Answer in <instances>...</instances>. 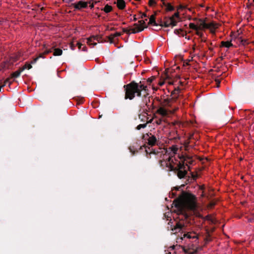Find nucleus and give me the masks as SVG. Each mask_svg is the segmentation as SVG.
I'll use <instances>...</instances> for the list:
<instances>
[{"label": "nucleus", "mask_w": 254, "mask_h": 254, "mask_svg": "<svg viewBox=\"0 0 254 254\" xmlns=\"http://www.w3.org/2000/svg\"><path fill=\"white\" fill-rule=\"evenodd\" d=\"M178 150V148L176 145H173L167 150L164 149L162 152H164L165 154L163 155V159L160 160V164L162 166L165 165L171 171H177L178 176L181 179L187 174L189 167L185 165L186 158L184 156L178 155L177 159L176 156Z\"/></svg>", "instance_id": "1"}, {"label": "nucleus", "mask_w": 254, "mask_h": 254, "mask_svg": "<svg viewBox=\"0 0 254 254\" xmlns=\"http://www.w3.org/2000/svg\"><path fill=\"white\" fill-rule=\"evenodd\" d=\"M175 206L178 209L179 213L182 214L185 209L194 210L196 208L195 197L189 193L183 192L180 197L174 202Z\"/></svg>", "instance_id": "2"}, {"label": "nucleus", "mask_w": 254, "mask_h": 254, "mask_svg": "<svg viewBox=\"0 0 254 254\" xmlns=\"http://www.w3.org/2000/svg\"><path fill=\"white\" fill-rule=\"evenodd\" d=\"M126 90L125 99H132L135 96H139L140 95L141 91L146 90L147 86L144 84L136 83L132 82L130 83L124 85Z\"/></svg>", "instance_id": "3"}, {"label": "nucleus", "mask_w": 254, "mask_h": 254, "mask_svg": "<svg viewBox=\"0 0 254 254\" xmlns=\"http://www.w3.org/2000/svg\"><path fill=\"white\" fill-rule=\"evenodd\" d=\"M178 109V107L172 108V105L168 100H165L157 110L156 113L162 117H167L174 113Z\"/></svg>", "instance_id": "4"}, {"label": "nucleus", "mask_w": 254, "mask_h": 254, "mask_svg": "<svg viewBox=\"0 0 254 254\" xmlns=\"http://www.w3.org/2000/svg\"><path fill=\"white\" fill-rule=\"evenodd\" d=\"M197 30H202L204 29H208L212 33H214L216 29L218 28L219 24L213 21L209 23H206L203 20L199 19L196 22Z\"/></svg>", "instance_id": "5"}, {"label": "nucleus", "mask_w": 254, "mask_h": 254, "mask_svg": "<svg viewBox=\"0 0 254 254\" xmlns=\"http://www.w3.org/2000/svg\"><path fill=\"white\" fill-rule=\"evenodd\" d=\"M179 20V14L178 12H176L172 16L165 18L164 21L162 22L161 25L165 27H173L176 25Z\"/></svg>", "instance_id": "6"}, {"label": "nucleus", "mask_w": 254, "mask_h": 254, "mask_svg": "<svg viewBox=\"0 0 254 254\" xmlns=\"http://www.w3.org/2000/svg\"><path fill=\"white\" fill-rule=\"evenodd\" d=\"M88 2L80 0L77 2H75L72 4V6L73 8L77 10H80L82 8H84L87 7Z\"/></svg>", "instance_id": "7"}, {"label": "nucleus", "mask_w": 254, "mask_h": 254, "mask_svg": "<svg viewBox=\"0 0 254 254\" xmlns=\"http://www.w3.org/2000/svg\"><path fill=\"white\" fill-rule=\"evenodd\" d=\"M189 27L190 28L195 30L196 34L199 37H202L203 36V33L197 30L196 23L195 24L193 23H190L189 24Z\"/></svg>", "instance_id": "8"}, {"label": "nucleus", "mask_w": 254, "mask_h": 254, "mask_svg": "<svg viewBox=\"0 0 254 254\" xmlns=\"http://www.w3.org/2000/svg\"><path fill=\"white\" fill-rule=\"evenodd\" d=\"M184 238H187L188 239H197L198 235L194 232H189L187 234L184 235Z\"/></svg>", "instance_id": "9"}, {"label": "nucleus", "mask_w": 254, "mask_h": 254, "mask_svg": "<svg viewBox=\"0 0 254 254\" xmlns=\"http://www.w3.org/2000/svg\"><path fill=\"white\" fill-rule=\"evenodd\" d=\"M116 3L119 9H123L126 6L125 1L124 0H117Z\"/></svg>", "instance_id": "10"}, {"label": "nucleus", "mask_w": 254, "mask_h": 254, "mask_svg": "<svg viewBox=\"0 0 254 254\" xmlns=\"http://www.w3.org/2000/svg\"><path fill=\"white\" fill-rule=\"evenodd\" d=\"M156 141V138L153 135L149 136L148 139V143L150 145H154L155 144Z\"/></svg>", "instance_id": "11"}, {"label": "nucleus", "mask_w": 254, "mask_h": 254, "mask_svg": "<svg viewBox=\"0 0 254 254\" xmlns=\"http://www.w3.org/2000/svg\"><path fill=\"white\" fill-rule=\"evenodd\" d=\"M221 46L229 48L233 46V44L231 43V41H222Z\"/></svg>", "instance_id": "12"}, {"label": "nucleus", "mask_w": 254, "mask_h": 254, "mask_svg": "<svg viewBox=\"0 0 254 254\" xmlns=\"http://www.w3.org/2000/svg\"><path fill=\"white\" fill-rule=\"evenodd\" d=\"M96 39L94 36L90 37L87 39V43L90 45H95L96 43L94 42V41Z\"/></svg>", "instance_id": "13"}, {"label": "nucleus", "mask_w": 254, "mask_h": 254, "mask_svg": "<svg viewBox=\"0 0 254 254\" xmlns=\"http://www.w3.org/2000/svg\"><path fill=\"white\" fill-rule=\"evenodd\" d=\"M198 248L196 247H193L192 248H189L187 250H185V252L188 254H194L197 251Z\"/></svg>", "instance_id": "14"}, {"label": "nucleus", "mask_w": 254, "mask_h": 254, "mask_svg": "<svg viewBox=\"0 0 254 254\" xmlns=\"http://www.w3.org/2000/svg\"><path fill=\"white\" fill-rule=\"evenodd\" d=\"M148 24L152 25H154V26L156 25V23L155 20V15H151V16L150 17V18L149 19Z\"/></svg>", "instance_id": "15"}, {"label": "nucleus", "mask_w": 254, "mask_h": 254, "mask_svg": "<svg viewBox=\"0 0 254 254\" xmlns=\"http://www.w3.org/2000/svg\"><path fill=\"white\" fill-rule=\"evenodd\" d=\"M63 51L60 49H55L54 51V55L55 56H58L62 55Z\"/></svg>", "instance_id": "16"}, {"label": "nucleus", "mask_w": 254, "mask_h": 254, "mask_svg": "<svg viewBox=\"0 0 254 254\" xmlns=\"http://www.w3.org/2000/svg\"><path fill=\"white\" fill-rule=\"evenodd\" d=\"M112 10V7L110 5H109L108 4L106 5L105 6V7H104L103 8V10L106 12V13H109L110 12V11H111V10Z\"/></svg>", "instance_id": "17"}, {"label": "nucleus", "mask_w": 254, "mask_h": 254, "mask_svg": "<svg viewBox=\"0 0 254 254\" xmlns=\"http://www.w3.org/2000/svg\"><path fill=\"white\" fill-rule=\"evenodd\" d=\"M32 68V65L30 64L26 63L25 65L22 68L21 71H23L25 69H30Z\"/></svg>", "instance_id": "18"}, {"label": "nucleus", "mask_w": 254, "mask_h": 254, "mask_svg": "<svg viewBox=\"0 0 254 254\" xmlns=\"http://www.w3.org/2000/svg\"><path fill=\"white\" fill-rule=\"evenodd\" d=\"M77 46H78V49L79 50H82L83 51H86V47L85 46H84L82 44H81L79 42H78L76 44Z\"/></svg>", "instance_id": "19"}, {"label": "nucleus", "mask_w": 254, "mask_h": 254, "mask_svg": "<svg viewBox=\"0 0 254 254\" xmlns=\"http://www.w3.org/2000/svg\"><path fill=\"white\" fill-rule=\"evenodd\" d=\"M21 71H22L21 69L20 70H17V71L14 72L12 73V77H13L14 78H16V77H18L20 75Z\"/></svg>", "instance_id": "20"}, {"label": "nucleus", "mask_w": 254, "mask_h": 254, "mask_svg": "<svg viewBox=\"0 0 254 254\" xmlns=\"http://www.w3.org/2000/svg\"><path fill=\"white\" fill-rule=\"evenodd\" d=\"M184 226V223H182L181 222L178 223L176 224V226L175 229H181Z\"/></svg>", "instance_id": "21"}, {"label": "nucleus", "mask_w": 254, "mask_h": 254, "mask_svg": "<svg viewBox=\"0 0 254 254\" xmlns=\"http://www.w3.org/2000/svg\"><path fill=\"white\" fill-rule=\"evenodd\" d=\"M139 22L141 23V24H143L142 27L141 28H140L138 30L139 31H141L143 29L144 27L146 26V24H145V21L143 20L139 21Z\"/></svg>", "instance_id": "22"}, {"label": "nucleus", "mask_w": 254, "mask_h": 254, "mask_svg": "<svg viewBox=\"0 0 254 254\" xmlns=\"http://www.w3.org/2000/svg\"><path fill=\"white\" fill-rule=\"evenodd\" d=\"M146 126V124H140L138 126H137V127H136V128L138 129V130H139L141 128H144Z\"/></svg>", "instance_id": "23"}, {"label": "nucleus", "mask_w": 254, "mask_h": 254, "mask_svg": "<svg viewBox=\"0 0 254 254\" xmlns=\"http://www.w3.org/2000/svg\"><path fill=\"white\" fill-rule=\"evenodd\" d=\"M156 0H149V4L150 6H153L156 4Z\"/></svg>", "instance_id": "24"}, {"label": "nucleus", "mask_w": 254, "mask_h": 254, "mask_svg": "<svg viewBox=\"0 0 254 254\" xmlns=\"http://www.w3.org/2000/svg\"><path fill=\"white\" fill-rule=\"evenodd\" d=\"M167 9L169 11H172L174 10V7L170 4H168L167 6Z\"/></svg>", "instance_id": "25"}, {"label": "nucleus", "mask_w": 254, "mask_h": 254, "mask_svg": "<svg viewBox=\"0 0 254 254\" xmlns=\"http://www.w3.org/2000/svg\"><path fill=\"white\" fill-rule=\"evenodd\" d=\"M39 58H43V56L42 55V54H41L38 57L34 59L33 60V61L32 62V64H34L36 62V61H37V60Z\"/></svg>", "instance_id": "26"}, {"label": "nucleus", "mask_w": 254, "mask_h": 254, "mask_svg": "<svg viewBox=\"0 0 254 254\" xmlns=\"http://www.w3.org/2000/svg\"><path fill=\"white\" fill-rule=\"evenodd\" d=\"M52 52V50L51 49H50V50H45L44 52H43V54H48Z\"/></svg>", "instance_id": "27"}, {"label": "nucleus", "mask_w": 254, "mask_h": 254, "mask_svg": "<svg viewBox=\"0 0 254 254\" xmlns=\"http://www.w3.org/2000/svg\"><path fill=\"white\" fill-rule=\"evenodd\" d=\"M153 79L152 78H148L147 80V82L149 83H151Z\"/></svg>", "instance_id": "28"}, {"label": "nucleus", "mask_w": 254, "mask_h": 254, "mask_svg": "<svg viewBox=\"0 0 254 254\" xmlns=\"http://www.w3.org/2000/svg\"><path fill=\"white\" fill-rule=\"evenodd\" d=\"M121 34L120 33H116V34H115V36H119Z\"/></svg>", "instance_id": "29"}, {"label": "nucleus", "mask_w": 254, "mask_h": 254, "mask_svg": "<svg viewBox=\"0 0 254 254\" xmlns=\"http://www.w3.org/2000/svg\"><path fill=\"white\" fill-rule=\"evenodd\" d=\"M201 226H200V225H198V226H197V229H201Z\"/></svg>", "instance_id": "30"}, {"label": "nucleus", "mask_w": 254, "mask_h": 254, "mask_svg": "<svg viewBox=\"0 0 254 254\" xmlns=\"http://www.w3.org/2000/svg\"><path fill=\"white\" fill-rule=\"evenodd\" d=\"M144 103L146 105H147V101L146 99H145V101H144Z\"/></svg>", "instance_id": "31"}, {"label": "nucleus", "mask_w": 254, "mask_h": 254, "mask_svg": "<svg viewBox=\"0 0 254 254\" xmlns=\"http://www.w3.org/2000/svg\"><path fill=\"white\" fill-rule=\"evenodd\" d=\"M142 16H144V17H145L146 16V14H143V15ZM142 17H143V16H142Z\"/></svg>", "instance_id": "32"}, {"label": "nucleus", "mask_w": 254, "mask_h": 254, "mask_svg": "<svg viewBox=\"0 0 254 254\" xmlns=\"http://www.w3.org/2000/svg\"><path fill=\"white\" fill-rule=\"evenodd\" d=\"M90 7H91V8H92L93 7V4H91V5H90Z\"/></svg>", "instance_id": "33"}, {"label": "nucleus", "mask_w": 254, "mask_h": 254, "mask_svg": "<svg viewBox=\"0 0 254 254\" xmlns=\"http://www.w3.org/2000/svg\"><path fill=\"white\" fill-rule=\"evenodd\" d=\"M163 84V82H162V83H160V85L161 86V85H162Z\"/></svg>", "instance_id": "34"}, {"label": "nucleus", "mask_w": 254, "mask_h": 254, "mask_svg": "<svg viewBox=\"0 0 254 254\" xmlns=\"http://www.w3.org/2000/svg\"><path fill=\"white\" fill-rule=\"evenodd\" d=\"M208 218H209V216H207L206 217L205 219H208Z\"/></svg>", "instance_id": "35"}, {"label": "nucleus", "mask_w": 254, "mask_h": 254, "mask_svg": "<svg viewBox=\"0 0 254 254\" xmlns=\"http://www.w3.org/2000/svg\"><path fill=\"white\" fill-rule=\"evenodd\" d=\"M197 216H198V217H201V215H200V214H198Z\"/></svg>", "instance_id": "36"}, {"label": "nucleus", "mask_w": 254, "mask_h": 254, "mask_svg": "<svg viewBox=\"0 0 254 254\" xmlns=\"http://www.w3.org/2000/svg\"><path fill=\"white\" fill-rule=\"evenodd\" d=\"M71 49H72V50H73V49L72 48V46H71Z\"/></svg>", "instance_id": "37"}, {"label": "nucleus", "mask_w": 254, "mask_h": 254, "mask_svg": "<svg viewBox=\"0 0 254 254\" xmlns=\"http://www.w3.org/2000/svg\"><path fill=\"white\" fill-rule=\"evenodd\" d=\"M253 0L254 2V0Z\"/></svg>", "instance_id": "38"}]
</instances>
